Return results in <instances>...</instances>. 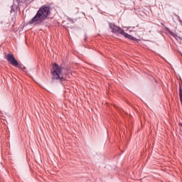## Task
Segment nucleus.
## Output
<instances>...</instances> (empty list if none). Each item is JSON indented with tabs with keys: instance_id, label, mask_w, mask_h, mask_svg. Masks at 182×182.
Returning a JSON list of instances; mask_svg holds the SVG:
<instances>
[{
	"instance_id": "f257e3e1",
	"label": "nucleus",
	"mask_w": 182,
	"mask_h": 182,
	"mask_svg": "<svg viewBox=\"0 0 182 182\" xmlns=\"http://www.w3.org/2000/svg\"><path fill=\"white\" fill-rule=\"evenodd\" d=\"M50 14V9L49 6H43L37 11L36 16L31 19V23H34V25H41L45 21L49 16Z\"/></svg>"
},
{
	"instance_id": "f03ea898",
	"label": "nucleus",
	"mask_w": 182,
	"mask_h": 182,
	"mask_svg": "<svg viewBox=\"0 0 182 182\" xmlns=\"http://www.w3.org/2000/svg\"><path fill=\"white\" fill-rule=\"evenodd\" d=\"M50 14V9L49 6H43L37 11L36 16L31 19V23H34V25H41L45 21L49 16Z\"/></svg>"
},
{
	"instance_id": "7ed1b4c3",
	"label": "nucleus",
	"mask_w": 182,
	"mask_h": 182,
	"mask_svg": "<svg viewBox=\"0 0 182 182\" xmlns=\"http://www.w3.org/2000/svg\"><path fill=\"white\" fill-rule=\"evenodd\" d=\"M51 75L53 80H59L60 82L65 80V76L63 75L62 68L57 63L53 64Z\"/></svg>"
},
{
	"instance_id": "20e7f679",
	"label": "nucleus",
	"mask_w": 182,
	"mask_h": 182,
	"mask_svg": "<svg viewBox=\"0 0 182 182\" xmlns=\"http://www.w3.org/2000/svg\"><path fill=\"white\" fill-rule=\"evenodd\" d=\"M109 28H111V29L112 30L113 33H120L121 35H122V33H124V30L120 28L119 26H115L113 23H109Z\"/></svg>"
},
{
	"instance_id": "39448f33",
	"label": "nucleus",
	"mask_w": 182,
	"mask_h": 182,
	"mask_svg": "<svg viewBox=\"0 0 182 182\" xmlns=\"http://www.w3.org/2000/svg\"><path fill=\"white\" fill-rule=\"evenodd\" d=\"M7 60L11 63V65H13V66H18V60L15 59V57L12 54H8L7 55Z\"/></svg>"
},
{
	"instance_id": "423d86ee",
	"label": "nucleus",
	"mask_w": 182,
	"mask_h": 182,
	"mask_svg": "<svg viewBox=\"0 0 182 182\" xmlns=\"http://www.w3.org/2000/svg\"><path fill=\"white\" fill-rule=\"evenodd\" d=\"M122 35H123V36H124L127 39H130L131 41H136V38L133 37L132 36H130V34H127L124 31V33H122Z\"/></svg>"
},
{
	"instance_id": "0eeeda50",
	"label": "nucleus",
	"mask_w": 182,
	"mask_h": 182,
	"mask_svg": "<svg viewBox=\"0 0 182 182\" xmlns=\"http://www.w3.org/2000/svg\"><path fill=\"white\" fill-rule=\"evenodd\" d=\"M16 66L17 68H19L20 69H22V65H19V63H18V65H14Z\"/></svg>"
}]
</instances>
